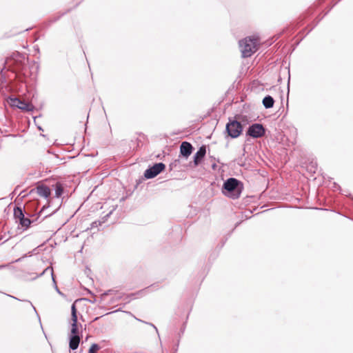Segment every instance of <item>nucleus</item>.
<instances>
[{"mask_svg": "<svg viewBox=\"0 0 353 353\" xmlns=\"http://www.w3.org/2000/svg\"><path fill=\"white\" fill-rule=\"evenodd\" d=\"M274 99L270 95L265 97L264 99H263V104L265 108H272L274 105Z\"/></svg>", "mask_w": 353, "mask_h": 353, "instance_id": "f8f14e48", "label": "nucleus"}, {"mask_svg": "<svg viewBox=\"0 0 353 353\" xmlns=\"http://www.w3.org/2000/svg\"><path fill=\"white\" fill-rule=\"evenodd\" d=\"M10 106L17 108L25 111H32L33 110V105L26 101H21L17 98H10L8 101Z\"/></svg>", "mask_w": 353, "mask_h": 353, "instance_id": "423d86ee", "label": "nucleus"}, {"mask_svg": "<svg viewBox=\"0 0 353 353\" xmlns=\"http://www.w3.org/2000/svg\"><path fill=\"white\" fill-rule=\"evenodd\" d=\"M147 325L148 326V327H147V329L150 330V329H154V330H157V327L153 325V324H151V323H147Z\"/></svg>", "mask_w": 353, "mask_h": 353, "instance_id": "a211bd4d", "label": "nucleus"}, {"mask_svg": "<svg viewBox=\"0 0 353 353\" xmlns=\"http://www.w3.org/2000/svg\"><path fill=\"white\" fill-rule=\"evenodd\" d=\"M265 133V130L260 123L251 125L247 131V134L253 138H261L264 136Z\"/></svg>", "mask_w": 353, "mask_h": 353, "instance_id": "39448f33", "label": "nucleus"}, {"mask_svg": "<svg viewBox=\"0 0 353 353\" xmlns=\"http://www.w3.org/2000/svg\"><path fill=\"white\" fill-rule=\"evenodd\" d=\"M205 153H206L205 147L204 145H203L199 149V150L196 152V154L194 156V165L196 166L199 164V163L204 158Z\"/></svg>", "mask_w": 353, "mask_h": 353, "instance_id": "1a4fd4ad", "label": "nucleus"}, {"mask_svg": "<svg viewBox=\"0 0 353 353\" xmlns=\"http://www.w3.org/2000/svg\"><path fill=\"white\" fill-rule=\"evenodd\" d=\"M81 319V316L80 318L78 317L75 303H74L71 306V318L70 320V324L71 325L70 331H79L83 329V326L79 322V320Z\"/></svg>", "mask_w": 353, "mask_h": 353, "instance_id": "20e7f679", "label": "nucleus"}, {"mask_svg": "<svg viewBox=\"0 0 353 353\" xmlns=\"http://www.w3.org/2000/svg\"><path fill=\"white\" fill-rule=\"evenodd\" d=\"M259 39L255 37H247L239 41V47L243 57H250L258 50Z\"/></svg>", "mask_w": 353, "mask_h": 353, "instance_id": "f257e3e1", "label": "nucleus"}, {"mask_svg": "<svg viewBox=\"0 0 353 353\" xmlns=\"http://www.w3.org/2000/svg\"><path fill=\"white\" fill-rule=\"evenodd\" d=\"M239 181L234 178H230L224 182L223 193L233 199L240 196L241 190L238 188Z\"/></svg>", "mask_w": 353, "mask_h": 353, "instance_id": "f03ea898", "label": "nucleus"}, {"mask_svg": "<svg viewBox=\"0 0 353 353\" xmlns=\"http://www.w3.org/2000/svg\"><path fill=\"white\" fill-rule=\"evenodd\" d=\"M63 193V188L60 185L56 186L55 194L57 197H59Z\"/></svg>", "mask_w": 353, "mask_h": 353, "instance_id": "f3484780", "label": "nucleus"}, {"mask_svg": "<svg viewBox=\"0 0 353 353\" xmlns=\"http://www.w3.org/2000/svg\"><path fill=\"white\" fill-rule=\"evenodd\" d=\"M99 350V346L97 344H92L89 349L88 353H96Z\"/></svg>", "mask_w": 353, "mask_h": 353, "instance_id": "dca6fc26", "label": "nucleus"}, {"mask_svg": "<svg viewBox=\"0 0 353 353\" xmlns=\"http://www.w3.org/2000/svg\"><path fill=\"white\" fill-rule=\"evenodd\" d=\"M192 145L187 141H183L181 144L180 152L185 158H188L192 154Z\"/></svg>", "mask_w": 353, "mask_h": 353, "instance_id": "6e6552de", "label": "nucleus"}, {"mask_svg": "<svg viewBox=\"0 0 353 353\" xmlns=\"http://www.w3.org/2000/svg\"><path fill=\"white\" fill-rule=\"evenodd\" d=\"M226 131L231 138H237L243 131V127L240 122L230 119L226 124Z\"/></svg>", "mask_w": 353, "mask_h": 353, "instance_id": "7ed1b4c3", "label": "nucleus"}, {"mask_svg": "<svg viewBox=\"0 0 353 353\" xmlns=\"http://www.w3.org/2000/svg\"><path fill=\"white\" fill-rule=\"evenodd\" d=\"M48 270H50V273H51V274H52V281H53V282L54 283L55 289H56L57 292L59 294H62V293L60 292V290H59V288H58V287H57V284H56V282H55V280H54V276H53V270H52V268H50V267L47 268L43 271V274H44L45 272H47V271H48Z\"/></svg>", "mask_w": 353, "mask_h": 353, "instance_id": "2eb2a0df", "label": "nucleus"}, {"mask_svg": "<svg viewBox=\"0 0 353 353\" xmlns=\"http://www.w3.org/2000/svg\"><path fill=\"white\" fill-rule=\"evenodd\" d=\"M36 190H37V193L39 196L44 197L46 199L48 198L51 193L50 189L45 185H38L37 187Z\"/></svg>", "mask_w": 353, "mask_h": 353, "instance_id": "9d476101", "label": "nucleus"}, {"mask_svg": "<svg viewBox=\"0 0 353 353\" xmlns=\"http://www.w3.org/2000/svg\"><path fill=\"white\" fill-rule=\"evenodd\" d=\"M6 265H0V269H2L3 268H5Z\"/></svg>", "mask_w": 353, "mask_h": 353, "instance_id": "6ab92c4d", "label": "nucleus"}, {"mask_svg": "<svg viewBox=\"0 0 353 353\" xmlns=\"http://www.w3.org/2000/svg\"><path fill=\"white\" fill-rule=\"evenodd\" d=\"M14 216L17 222L19 221L25 216L21 208L17 207L14 209Z\"/></svg>", "mask_w": 353, "mask_h": 353, "instance_id": "ddd939ff", "label": "nucleus"}, {"mask_svg": "<svg viewBox=\"0 0 353 353\" xmlns=\"http://www.w3.org/2000/svg\"><path fill=\"white\" fill-rule=\"evenodd\" d=\"M165 168L163 163H155L153 166L147 169L144 172L146 179H152L158 175Z\"/></svg>", "mask_w": 353, "mask_h": 353, "instance_id": "0eeeda50", "label": "nucleus"}, {"mask_svg": "<svg viewBox=\"0 0 353 353\" xmlns=\"http://www.w3.org/2000/svg\"><path fill=\"white\" fill-rule=\"evenodd\" d=\"M80 343V337L78 335H72L70 338V348L74 350L78 348Z\"/></svg>", "mask_w": 353, "mask_h": 353, "instance_id": "9b49d317", "label": "nucleus"}, {"mask_svg": "<svg viewBox=\"0 0 353 353\" xmlns=\"http://www.w3.org/2000/svg\"><path fill=\"white\" fill-rule=\"evenodd\" d=\"M19 225H21V227L23 228V230H26L29 228L30 225L31 224L32 221L30 219L23 217L19 221Z\"/></svg>", "mask_w": 353, "mask_h": 353, "instance_id": "4468645a", "label": "nucleus"}]
</instances>
